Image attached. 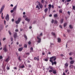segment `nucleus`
I'll use <instances>...</instances> for the list:
<instances>
[{"instance_id": "nucleus-54", "label": "nucleus", "mask_w": 75, "mask_h": 75, "mask_svg": "<svg viewBox=\"0 0 75 75\" xmlns=\"http://www.w3.org/2000/svg\"><path fill=\"white\" fill-rule=\"evenodd\" d=\"M50 44H51V45H50V47H51L52 45H54V44H53V43H50Z\"/></svg>"}, {"instance_id": "nucleus-18", "label": "nucleus", "mask_w": 75, "mask_h": 75, "mask_svg": "<svg viewBox=\"0 0 75 75\" xmlns=\"http://www.w3.org/2000/svg\"><path fill=\"white\" fill-rule=\"evenodd\" d=\"M24 37L25 38L26 40H27V36L26 35H25V34L24 35Z\"/></svg>"}, {"instance_id": "nucleus-25", "label": "nucleus", "mask_w": 75, "mask_h": 75, "mask_svg": "<svg viewBox=\"0 0 75 75\" xmlns=\"http://www.w3.org/2000/svg\"><path fill=\"white\" fill-rule=\"evenodd\" d=\"M67 25V23H64V25H63L64 27H66Z\"/></svg>"}, {"instance_id": "nucleus-20", "label": "nucleus", "mask_w": 75, "mask_h": 75, "mask_svg": "<svg viewBox=\"0 0 75 75\" xmlns=\"http://www.w3.org/2000/svg\"><path fill=\"white\" fill-rule=\"evenodd\" d=\"M50 62H51L52 63V65H54V62H53L52 61V60H50Z\"/></svg>"}, {"instance_id": "nucleus-38", "label": "nucleus", "mask_w": 75, "mask_h": 75, "mask_svg": "<svg viewBox=\"0 0 75 75\" xmlns=\"http://www.w3.org/2000/svg\"><path fill=\"white\" fill-rule=\"evenodd\" d=\"M11 41L12 42H13V38L12 37H11Z\"/></svg>"}, {"instance_id": "nucleus-49", "label": "nucleus", "mask_w": 75, "mask_h": 75, "mask_svg": "<svg viewBox=\"0 0 75 75\" xmlns=\"http://www.w3.org/2000/svg\"><path fill=\"white\" fill-rule=\"evenodd\" d=\"M11 13H13V12H14V10H11Z\"/></svg>"}, {"instance_id": "nucleus-17", "label": "nucleus", "mask_w": 75, "mask_h": 75, "mask_svg": "<svg viewBox=\"0 0 75 75\" xmlns=\"http://www.w3.org/2000/svg\"><path fill=\"white\" fill-rule=\"evenodd\" d=\"M19 68H24V65H23L21 66H20Z\"/></svg>"}, {"instance_id": "nucleus-5", "label": "nucleus", "mask_w": 75, "mask_h": 75, "mask_svg": "<svg viewBox=\"0 0 75 75\" xmlns=\"http://www.w3.org/2000/svg\"><path fill=\"white\" fill-rule=\"evenodd\" d=\"M5 7L4 6H3L1 7L0 9V14H1V13L3 12V11L4 10V8Z\"/></svg>"}, {"instance_id": "nucleus-55", "label": "nucleus", "mask_w": 75, "mask_h": 75, "mask_svg": "<svg viewBox=\"0 0 75 75\" xmlns=\"http://www.w3.org/2000/svg\"><path fill=\"white\" fill-rule=\"evenodd\" d=\"M40 36H42V33H41L40 34Z\"/></svg>"}, {"instance_id": "nucleus-7", "label": "nucleus", "mask_w": 75, "mask_h": 75, "mask_svg": "<svg viewBox=\"0 0 75 75\" xmlns=\"http://www.w3.org/2000/svg\"><path fill=\"white\" fill-rule=\"evenodd\" d=\"M25 20L27 21L28 23H29V22H30V19L28 18H25Z\"/></svg>"}, {"instance_id": "nucleus-31", "label": "nucleus", "mask_w": 75, "mask_h": 75, "mask_svg": "<svg viewBox=\"0 0 75 75\" xmlns=\"http://www.w3.org/2000/svg\"><path fill=\"white\" fill-rule=\"evenodd\" d=\"M54 24H57V23H58V22L57 21L55 20V21H54Z\"/></svg>"}, {"instance_id": "nucleus-56", "label": "nucleus", "mask_w": 75, "mask_h": 75, "mask_svg": "<svg viewBox=\"0 0 75 75\" xmlns=\"http://www.w3.org/2000/svg\"><path fill=\"white\" fill-rule=\"evenodd\" d=\"M34 59H35V60H37V57H35L34 58Z\"/></svg>"}, {"instance_id": "nucleus-6", "label": "nucleus", "mask_w": 75, "mask_h": 75, "mask_svg": "<svg viewBox=\"0 0 75 75\" xmlns=\"http://www.w3.org/2000/svg\"><path fill=\"white\" fill-rule=\"evenodd\" d=\"M5 19L7 21H8L9 20V15L8 14L6 15L5 17Z\"/></svg>"}, {"instance_id": "nucleus-47", "label": "nucleus", "mask_w": 75, "mask_h": 75, "mask_svg": "<svg viewBox=\"0 0 75 75\" xmlns=\"http://www.w3.org/2000/svg\"><path fill=\"white\" fill-rule=\"evenodd\" d=\"M28 66L29 68H31V65H30V64L28 65Z\"/></svg>"}, {"instance_id": "nucleus-62", "label": "nucleus", "mask_w": 75, "mask_h": 75, "mask_svg": "<svg viewBox=\"0 0 75 75\" xmlns=\"http://www.w3.org/2000/svg\"><path fill=\"white\" fill-rule=\"evenodd\" d=\"M52 8H54V6L53 5H52Z\"/></svg>"}, {"instance_id": "nucleus-63", "label": "nucleus", "mask_w": 75, "mask_h": 75, "mask_svg": "<svg viewBox=\"0 0 75 75\" xmlns=\"http://www.w3.org/2000/svg\"><path fill=\"white\" fill-rule=\"evenodd\" d=\"M23 15H25V12H23Z\"/></svg>"}, {"instance_id": "nucleus-26", "label": "nucleus", "mask_w": 75, "mask_h": 75, "mask_svg": "<svg viewBox=\"0 0 75 75\" xmlns=\"http://www.w3.org/2000/svg\"><path fill=\"white\" fill-rule=\"evenodd\" d=\"M73 54H74V52H71L69 53V55H72Z\"/></svg>"}, {"instance_id": "nucleus-28", "label": "nucleus", "mask_w": 75, "mask_h": 75, "mask_svg": "<svg viewBox=\"0 0 75 75\" xmlns=\"http://www.w3.org/2000/svg\"><path fill=\"white\" fill-rule=\"evenodd\" d=\"M54 21H55L54 20V19H52V21H51L52 23H54Z\"/></svg>"}, {"instance_id": "nucleus-36", "label": "nucleus", "mask_w": 75, "mask_h": 75, "mask_svg": "<svg viewBox=\"0 0 75 75\" xmlns=\"http://www.w3.org/2000/svg\"><path fill=\"white\" fill-rule=\"evenodd\" d=\"M18 60L20 61H21V59H20V57H19L18 58Z\"/></svg>"}, {"instance_id": "nucleus-29", "label": "nucleus", "mask_w": 75, "mask_h": 75, "mask_svg": "<svg viewBox=\"0 0 75 75\" xmlns=\"http://www.w3.org/2000/svg\"><path fill=\"white\" fill-rule=\"evenodd\" d=\"M24 47L25 48H27V44H25L24 45Z\"/></svg>"}, {"instance_id": "nucleus-27", "label": "nucleus", "mask_w": 75, "mask_h": 75, "mask_svg": "<svg viewBox=\"0 0 75 75\" xmlns=\"http://www.w3.org/2000/svg\"><path fill=\"white\" fill-rule=\"evenodd\" d=\"M69 27L71 29H72V28H73V27L72 26V25H69Z\"/></svg>"}, {"instance_id": "nucleus-52", "label": "nucleus", "mask_w": 75, "mask_h": 75, "mask_svg": "<svg viewBox=\"0 0 75 75\" xmlns=\"http://www.w3.org/2000/svg\"><path fill=\"white\" fill-rule=\"evenodd\" d=\"M67 31L68 33H69V32L70 31V30H67Z\"/></svg>"}, {"instance_id": "nucleus-57", "label": "nucleus", "mask_w": 75, "mask_h": 75, "mask_svg": "<svg viewBox=\"0 0 75 75\" xmlns=\"http://www.w3.org/2000/svg\"><path fill=\"white\" fill-rule=\"evenodd\" d=\"M15 31L16 32H18V29H16V30H15Z\"/></svg>"}, {"instance_id": "nucleus-15", "label": "nucleus", "mask_w": 75, "mask_h": 75, "mask_svg": "<svg viewBox=\"0 0 75 75\" xmlns=\"http://www.w3.org/2000/svg\"><path fill=\"white\" fill-rule=\"evenodd\" d=\"M52 35H53V36H54V37H56V35L55 34V33H54L53 32H52Z\"/></svg>"}, {"instance_id": "nucleus-22", "label": "nucleus", "mask_w": 75, "mask_h": 75, "mask_svg": "<svg viewBox=\"0 0 75 75\" xmlns=\"http://www.w3.org/2000/svg\"><path fill=\"white\" fill-rule=\"evenodd\" d=\"M74 60H71L70 61V64H74Z\"/></svg>"}, {"instance_id": "nucleus-58", "label": "nucleus", "mask_w": 75, "mask_h": 75, "mask_svg": "<svg viewBox=\"0 0 75 75\" xmlns=\"http://www.w3.org/2000/svg\"><path fill=\"white\" fill-rule=\"evenodd\" d=\"M4 24H5V25H6V21L4 20Z\"/></svg>"}, {"instance_id": "nucleus-2", "label": "nucleus", "mask_w": 75, "mask_h": 75, "mask_svg": "<svg viewBox=\"0 0 75 75\" xmlns=\"http://www.w3.org/2000/svg\"><path fill=\"white\" fill-rule=\"evenodd\" d=\"M41 36H40V35H39L37 37V39L38 40V41L37 42L38 43H40V42H41V38H39Z\"/></svg>"}, {"instance_id": "nucleus-14", "label": "nucleus", "mask_w": 75, "mask_h": 75, "mask_svg": "<svg viewBox=\"0 0 75 75\" xmlns=\"http://www.w3.org/2000/svg\"><path fill=\"white\" fill-rule=\"evenodd\" d=\"M52 7V6H51V4H49V7H48V8L49 9V11L51 10V7Z\"/></svg>"}, {"instance_id": "nucleus-48", "label": "nucleus", "mask_w": 75, "mask_h": 75, "mask_svg": "<svg viewBox=\"0 0 75 75\" xmlns=\"http://www.w3.org/2000/svg\"><path fill=\"white\" fill-rule=\"evenodd\" d=\"M14 19L13 18L12 19V22H14Z\"/></svg>"}, {"instance_id": "nucleus-16", "label": "nucleus", "mask_w": 75, "mask_h": 75, "mask_svg": "<svg viewBox=\"0 0 75 75\" xmlns=\"http://www.w3.org/2000/svg\"><path fill=\"white\" fill-rule=\"evenodd\" d=\"M23 49V47H21L18 49V51H22Z\"/></svg>"}, {"instance_id": "nucleus-10", "label": "nucleus", "mask_w": 75, "mask_h": 75, "mask_svg": "<svg viewBox=\"0 0 75 75\" xmlns=\"http://www.w3.org/2000/svg\"><path fill=\"white\" fill-rule=\"evenodd\" d=\"M39 4L38 5L40 7V8H42V4H41L40 3L38 2Z\"/></svg>"}, {"instance_id": "nucleus-50", "label": "nucleus", "mask_w": 75, "mask_h": 75, "mask_svg": "<svg viewBox=\"0 0 75 75\" xmlns=\"http://www.w3.org/2000/svg\"><path fill=\"white\" fill-rule=\"evenodd\" d=\"M55 60H56V57H55L54 58L53 61H55Z\"/></svg>"}, {"instance_id": "nucleus-4", "label": "nucleus", "mask_w": 75, "mask_h": 75, "mask_svg": "<svg viewBox=\"0 0 75 75\" xmlns=\"http://www.w3.org/2000/svg\"><path fill=\"white\" fill-rule=\"evenodd\" d=\"M49 68L51 70H50L49 71V72H52V71H53L54 70V67H52V66H49Z\"/></svg>"}, {"instance_id": "nucleus-21", "label": "nucleus", "mask_w": 75, "mask_h": 75, "mask_svg": "<svg viewBox=\"0 0 75 75\" xmlns=\"http://www.w3.org/2000/svg\"><path fill=\"white\" fill-rule=\"evenodd\" d=\"M55 56H53L51 57H50V60H52L51 59H54V58H55Z\"/></svg>"}, {"instance_id": "nucleus-9", "label": "nucleus", "mask_w": 75, "mask_h": 75, "mask_svg": "<svg viewBox=\"0 0 75 75\" xmlns=\"http://www.w3.org/2000/svg\"><path fill=\"white\" fill-rule=\"evenodd\" d=\"M3 28V25H0V32L1 31V30Z\"/></svg>"}, {"instance_id": "nucleus-30", "label": "nucleus", "mask_w": 75, "mask_h": 75, "mask_svg": "<svg viewBox=\"0 0 75 75\" xmlns=\"http://www.w3.org/2000/svg\"><path fill=\"white\" fill-rule=\"evenodd\" d=\"M65 67H68V64L67 63H66L65 64Z\"/></svg>"}, {"instance_id": "nucleus-46", "label": "nucleus", "mask_w": 75, "mask_h": 75, "mask_svg": "<svg viewBox=\"0 0 75 75\" xmlns=\"http://www.w3.org/2000/svg\"><path fill=\"white\" fill-rule=\"evenodd\" d=\"M39 7V6L38 5H37V6H36V8H38V7Z\"/></svg>"}, {"instance_id": "nucleus-61", "label": "nucleus", "mask_w": 75, "mask_h": 75, "mask_svg": "<svg viewBox=\"0 0 75 75\" xmlns=\"http://www.w3.org/2000/svg\"><path fill=\"white\" fill-rule=\"evenodd\" d=\"M10 6H11V7H13V4H11L10 5Z\"/></svg>"}, {"instance_id": "nucleus-11", "label": "nucleus", "mask_w": 75, "mask_h": 75, "mask_svg": "<svg viewBox=\"0 0 75 75\" xmlns=\"http://www.w3.org/2000/svg\"><path fill=\"white\" fill-rule=\"evenodd\" d=\"M17 5H16L14 8L13 9V10L14 11H15V10H17Z\"/></svg>"}, {"instance_id": "nucleus-12", "label": "nucleus", "mask_w": 75, "mask_h": 75, "mask_svg": "<svg viewBox=\"0 0 75 75\" xmlns=\"http://www.w3.org/2000/svg\"><path fill=\"white\" fill-rule=\"evenodd\" d=\"M53 73L54 74H57V70L55 69H54L52 71Z\"/></svg>"}, {"instance_id": "nucleus-64", "label": "nucleus", "mask_w": 75, "mask_h": 75, "mask_svg": "<svg viewBox=\"0 0 75 75\" xmlns=\"http://www.w3.org/2000/svg\"><path fill=\"white\" fill-rule=\"evenodd\" d=\"M49 16L50 17H51L52 16V14H50L49 15Z\"/></svg>"}, {"instance_id": "nucleus-53", "label": "nucleus", "mask_w": 75, "mask_h": 75, "mask_svg": "<svg viewBox=\"0 0 75 75\" xmlns=\"http://www.w3.org/2000/svg\"><path fill=\"white\" fill-rule=\"evenodd\" d=\"M73 65H70V67H71V68H72V67H73Z\"/></svg>"}, {"instance_id": "nucleus-3", "label": "nucleus", "mask_w": 75, "mask_h": 75, "mask_svg": "<svg viewBox=\"0 0 75 75\" xmlns=\"http://www.w3.org/2000/svg\"><path fill=\"white\" fill-rule=\"evenodd\" d=\"M3 50L4 51V52H6L8 51V50H7V46H6V45H5V46H4V48L3 49Z\"/></svg>"}, {"instance_id": "nucleus-23", "label": "nucleus", "mask_w": 75, "mask_h": 75, "mask_svg": "<svg viewBox=\"0 0 75 75\" xmlns=\"http://www.w3.org/2000/svg\"><path fill=\"white\" fill-rule=\"evenodd\" d=\"M63 21H64V19H62L61 20H60V22H61V24L63 23Z\"/></svg>"}, {"instance_id": "nucleus-59", "label": "nucleus", "mask_w": 75, "mask_h": 75, "mask_svg": "<svg viewBox=\"0 0 75 75\" xmlns=\"http://www.w3.org/2000/svg\"><path fill=\"white\" fill-rule=\"evenodd\" d=\"M59 27H60V28H62V27L61 25H59Z\"/></svg>"}, {"instance_id": "nucleus-13", "label": "nucleus", "mask_w": 75, "mask_h": 75, "mask_svg": "<svg viewBox=\"0 0 75 75\" xmlns=\"http://www.w3.org/2000/svg\"><path fill=\"white\" fill-rule=\"evenodd\" d=\"M10 57H8V58H6V59L5 60V62H8V61H9V58Z\"/></svg>"}, {"instance_id": "nucleus-41", "label": "nucleus", "mask_w": 75, "mask_h": 75, "mask_svg": "<svg viewBox=\"0 0 75 75\" xmlns=\"http://www.w3.org/2000/svg\"><path fill=\"white\" fill-rule=\"evenodd\" d=\"M67 13L69 15H70V14H71V12H70L69 11H68Z\"/></svg>"}, {"instance_id": "nucleus-35", "label": "nucleus", "mask_w": 75, "mask_h": 75, "mask_svg": "<svg viewBox=\"0 0 75 75\" xmlns=\"http://www.w3.org/2000/svg\"><path fill=\"white\" fill-rule=\"evenodd\" d=\"M9 34L10 35H11V32H10V30L8 31Z\"/></svg>"}, {"instance_id": "nucleus-42", "label": "nucleus", "mask_w": 75, "mask_h": 75, "mask_svg": "<svg viewBox=\"0 0 75 75\" xmlns=\"http://www.w3.org/2000/svg\"><path fill=\"white\" fill-rule=\"evenodd\" d=\"M28 45H30V44H31V42L29 41V42H28Z\"/></svg>"}, {"instance_id": "nucleus-44", "label": "nucleus", "mask_w": 75, "mask_h": 75, "mask_svg": "<svg viewBox=\"0 0 75 75\" xmlns=\"http://www.w3.org/2000/svg\"><path fill=\"white\" fill-rule=\"evenodd\" d=\"M30 49L31 50V51H33V47H31L30 48Z\"/></svg>"}, {"instance_id": "nucleus-40", "label": "nucleus", "mask_w": 75, "mask_h": 75, "mask_svg": "<svg viewBox=\"0 0 75 75\" xmlns=\"http://www.w3.org/2000/svg\"><path fill=\"white\" fill-rule=\"evenodd\" d=\"M3 59V56H0V59Z\"/></svg>"}, {"instance_id": "nucleus-51", "label": "nucleus", "mask_w": 75, "mask_h": 75, "mask_svg": "<svg viewBox=\"0 0 75 75\" xmlns=\"http://www.w3.org/2000/svg\"><path fill=\"white\" fill-rule=\"evenodd\" d=\"M69 59H70V60H72L73 59L72 58V57H70Z\"/></svg>"}, {"instance_id": "nucleus-34", "label": "nucleus", "mask_w": 75, "mask_h": 75, "mask_svg": "<svg viewBox=\"0 0 75 75\" xmlns=\"http://www.w3.org/2000/svg\"><path fill=\"white\" fill-rule=\"evenodd\" d=\"M59 13H62V10H59Z\"/></svg>"}, {"instance_id": "nucleus-39", "label": "nucleus", "mask_w": 75, "mask_h": 75, "mask_svg": "<svg viewBox=\"0 0 75 75\" xmlns=\"http://www.w3.org/2000/svg\"><path fill=\"white\" fill-rule=\"evenodd\" d=\"M53 63L54 64V65H56V64H57V62L54 61L53 62Z\"/></svg>"}, {"instance_id": "nucleus-60", "label": "nucleus", "mask_w": 75, "mask_h": 75, "mask_svg": "<svg viewBox=\"0 0 75 75\" xmlns=\"http://www.w3.org/2000/svg\"><path fill=\"white\" fill-rule=\"evenodd\" d=\"M60 55L61 57H64V55L63 54H61Z\"/></svg>"}, {"instance_id": "nucleus-33", "label": "nucleus", "mask_w": 75, "mask_h": 75, "mask_svg": "<svg viewBox=\"0 0 75 75\" xmlns=\"http://www.w3.org/2000/svg\"><path fill=\"white\" fill-rule=\"evenodd\" d=\"M6 40V38H4L2 40L3 41H5Z\"/></svg>"}, {"instance_id": "nucleus-32", "label": "nucleus", "mask_w": 75, "mask_h": 75, "mask_svg": "<svg viewBox=\"0 0 75 75\" xmlns=\"http://www.w3.org/2000/svg\"><path fill=\"white\" fill-rule=\"evenodd\" d=\"M57 16L58 15H57V14H55L54 15V17H57Z\"/></svg>"}, {"instance_id": "nucleus-45", "label": "nucleus", "mask_w": 75, "mask_h": 75, "mask_svg": "<svg viewBox=\"0 0 75 75\" xmlns=\"http://www.w3.org/2000/svg\"><path fill=\"white\" fill-rule=\"evenodd\" d=\"M44 60H45V61H48V59H45Z\"/></svg>"}, {"instance_id": "nucleus-37", "label": "nucleus", "mask_w": 75, "mask_h": 75, "mask_svg": "<svg viewBox=\"0 0 75 75\" xmlns=\"http://www.w3.org/2000/svg\"><path fill=\"white\" fill-rule=\"evenodd\" d=\"M44 0H42L41 1V3H42L43 4L44 3Z\"/></svg>"}, {"instance_id": "nucleus-19", "label": "nucleus", "mask_w": 75, "mask_h": 75, "mask_svg": "<svg viewBox=\"0 0 75 75\" xmlns=\"http://www.w3.org/2000/svg\"><path fill=\"white\" fill-rule=\"evenodd\" d=\"M44 11L45 13H46L47 12V11H48V8H45L44 10Z\"/></svg>"}, {"instance_id": "nucleus-1", "label": "nucleus", "mask_w": 75, "mask_h": 75, "mask_svg": "<svg viewBox=\"0 0 75 75\" xmlns=\"http://www.w3.org/2000/svg\"><path fill=\"white\" fill-rule=\"evenodd\" d=\"M21 19L20 18H19L17 21H15V23L16 24H18L20 23V21H21Z\"/></svg>"}, {"instance_id": "nucleus-8", "label": "nucleus", "mask_w": 75, "mask_h": 75, "mask_svg": "<svg viewBox=\"0 0 75 75\" xmlns=\"http://www.w3.org/2000/svg\"><path fill=\"white\" fill-rule=\"evenodd\" d=\"M17 33L16 32H14L13 34V37L14 38H16L17 37Z\"/></svg>"}, {"instance_id": "nucleus-24", "label": "nucleus", "mask_w": 75, "mask_h": 75, "mask_svg": "<svg viewBox=\"0 0 75 75\" xmlns=\"http://www.w3.org/2000/svg\"><path fill=\"white\" fill-rule=\"evenodd\" d=\"M57 40L58 42H61V39L60 38H58L57 39Z\"/></svg>"}, {"instance_id": "nucleus-43", "label": "nucleus", "mask_w": 75, "mask_h": 75, "mask_svg": "<svg viewBox=\"0 0 75 75\" xmlns=\"http://www.w3.org/2000/svg\"><path fill=\"white\" fill-rule=\"evenodd\" d=\"M71 1V0H67V2H69L70 1Z\"/></svg>"}]
</instances>
